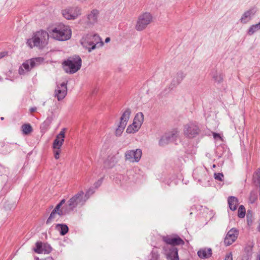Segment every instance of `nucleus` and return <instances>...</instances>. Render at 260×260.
<instances>
[{
	"label": "nucleus",
	"instance_id": "obj_1",
	"mask_svg": "<svg viewBox=\"0 0 260 260\" xmlns=\"http://www.w3.org/2000/svg\"><path fill=\"white\" fill-rule=\"evenodd\" d=\"M82 46L88 49L90 52L96 47H101L104 45L100 36L97 34H88L81 40Z\"/></svg>",
	"mask_w": 260,
	"mask_h": 260
},
{
	"label": "nucleus",
	"instance_id": "obj_2",
	"mask_svg": "<svg viewBox=\"0 0 260 260\" xmlns=\"http://www.w3.org/2000/svg\"><path fill=\"white\" fill-rule=\"evenodd\" d=\"M49 36V33L41 30L37 31L32 38L28 39L26 44L31 48L34 46L44 47L48 44Z\"/></svg>",
	"mask_w": 260,
	"mask_h": 260
},
{
	"label": "nucleus",
	"instance_id": "obj_3",
	"mask_svg": "<svg viewBox=\"0 0 260 260\" xmlns=\"http://www.w3.org/2000/svg\"><path fill=\"white\" fill-rule=\"evenodd\" d=\"M62 65L64 71L68 74H72L79 70L82 65V59L78 55L69 57L64 60Z\"/></svg>",
	"mask_w": 260,
	"mask_h": 260
},
{
	"label": "nucleus",
	"instance_id": "obj_4",
	"mask_svg": "<svg viewBox=\"0 0 260 260\" xmlns=\"http://www.w3.org/2000/svg\"><path fill=\"white\" fill-rule=\"evenodd\" d=\"M50 36L58 41H66L71 37V30L67 26H59L57 28L49 30Z\"/></svg>",
	"mask_w": 260,
	"mask_h": 260
},
{
	"label": "nucleus",
	"instance_id": "obj_5",
	"mask_svg": "<svg viewBox=\"0 0 260 260\" xmlns=\"http://www.w3.org/2000/svg\"><path fill=\"white\" fill-rule=\"evenodd\" d=\"M152 20L153 16L150 13H144L138 17L135 25V29L137 31H142L152 22Z\"/></svg>",
	"mask_w": 260,
	"mask_h": 260
},
{
	"label": "nucleus",
	"instance_id": "obj_6",
	"mask_svg": "<svg viewBox=\"0 0 260 260\" xmlns=\"http://www.w3.org/2000/svg\"><path fill=\"white\" fill-rule=\"evenodd\" d=\"M201 133L199 126L195 122H190L184 126L183 134L188 138H194Z\"/></svg>",
	"mask_w": 260,
	"mask_h": 260
},
{
	"label": "nucleus",
	"instance_id": "obj_7",
	"mask_svg": "<svg viewBox=\"0 0 260 260\" xmlns=\"http://www.w3.org/2000/svg\"><path fill=\"white\" fill-rule=\"evenodd\" d=\"M86 201L84 197V192L79 191L69 200L68 202L69 210L71 211L78 206H83Z\"/></svg>",
	"mask_w": 260,
	"mask_h": 260
},
{
	"label": "nucleus",
	"instance_id": "obj_8",
	"mask_svg": "<svg viewBox=\"0 0 260 260\" xmlns=\"http://www.w3.org/2000/svg\"><path fill=\"white\" fill-rule=\"evenodd\" d=\"M62 14L67 19L74 20L81 14V9L77 7L68 8L62 10Z\"/></svg>",
	"mask_w": 260,
	"mask_h": 260
},
{
	"label": "nucleus",
	"instance_id": "obj_9",
	"mask_svg": "<svg viewBox=\"0 0 260 260\" xmlns=\"http://www.w3.org/2000/svg\"><path fill=\"white\" fill-rule=\"evenodd\" d=\"M99 11L97 9H93L83 18L87 27H90L97 23L99 17Z\"/></svg>",
	"mask_w": 260,
	"mask_h": 260
},
{
	"label": "nucleus",
	"instance_id": "obj_10",
	"mask_svg": "<svg viewBox=\"0 0 260 260\" xmlns=\"http://www.w3.org/2000/svg\"><path fill=\"white\" fill-rule=\"evenodd\" d=\"M142 154V150L140 149H137L135 150H128L125 152V159L131 162H137L140 160Z\"/></svg>",
	"mask_w": 260,
	"mask_h": 260
},
{
	"label": "nucleus",
	"instance_id": "obj_11",
	"mask_svg": "<svg viewBox=\"0 0 260 260\" xmlns=\"http://www.w3.org/2000/svg\"><path fill=\"white\" fill-rule=\"evenodd\" d=\"M178 136V132L176 129H174L171 132L166 133L160 139L159 145L161 146H165L170 142L175 141Z\"/></svg>",
	"mask_w": 260,
	"mask_h": 260
},
{
	"label": "nucleus",
	"instance_id": "obj_12",
	"mask_svg": "<svg viewBox=\"0 0 260 260\" xmlns=\"http://www.w3.org/2000/svg\"><path fill=\"white\" fill-rule=\"evenodd\" d=\"M239 231L236 228L231 229L226 234L224 239V244L228 246L232 244L237 240Z\"/></svg>",
	"mask_w": 260,
	"mask_h": 260
},
{
	"label": "nucleus",
	"instance_id": "obj_13",
	"mask_svg": "<svg viewBox=\"0 0 260 260\" xmlns=\"http://www.w3.org/2000/svg\"><path fill=\"white\" fill-rule=\"evenodd\" d=\"M163 249L168 260H179L178 249L176 247L167 245Z\"/></svg>",
	"mask_w": 260,
	"mask_h": 260
},
{
	"label": "nucleus",
	"instance_id": "obj_14",
	"mask_svg": "<svg viewBox=\"0 0 260 260\" xmlns=\"http://www.w3.org/2000/svg\"><path fill=\"white\" fill-rule=\"evenodd\" d=\"M162 241L170 246H174L176 245H182L184 244V241L179 236L175 237L167 236L162 237Z\"/></svg>",
	"mask_w": 260,
	"mask_h": 260
},
{
	"label": "nucleus",
	"instance_id": "obj_15",
	"mask_svg": "<svg viewBox=\"0 0 260 260\" xmlns=\"http://www.w3.org/2000/svg\"><path fill=\"white\" fill-rule=\"evenodd\" d=\"M67 83L63 82L59 85L57 86V88L54 92V95L57 98L58 101L64 99L67 93Z\"/></svg>",
	"mask_w": 260,
	"mask_h": 260
},
{
	"label": "nucleus",
	"instance_id": "obj_16",
	"mask_svg": "<svg viewBox=\"0 0 260 260\" xmlns=\"http://www.w3.org/2000/svg\"><path fill=\"white\" fill-rule=\"evenodd\" d=\"M256 12V9L255 8H251L245 11L239 20L240 23L242 24H246L249 22L252 19Z\"/></svg>",
	"mask_w": 260,
	"mask_h": 260
},
{
	"label": "nucleus",
	"instance_id": "obj_17",
	"mask_svg": "<svg viewBox=\"0 0 260 260\" xmlns=\"http://www.w3.org/2000/svg\"><path fill=\"white\" fill-rule=\"evenodd\" d=\"M65 131V128L62 129L59 134L56 136L53 143V148L60 149L64 142Z\"/></svg>",
	"mask_w": 260,
	"mask_h": 260
},
{
	"label": "nucleus",
	"instance_id": "obj_18",
	"mask_svg": "<svg viewBox=\"0 0 260 260\" xmlns=\"http://www.w3.org/2000/svg\"><path fill=\"white\" fill-rule=\"evenodd\" d=\"M32 69L28 60H27L19 67L18 70L19 74L21 75H24L26 73L29 72Z\"/></svg>",
	"mask_w": 260,
	"mask_h": 260
},
{
	"label": "nucleus",
	"instance_id": "obj_19",
	"mask_svg": "<svg viewBox=\"0 0 260 260\" xmlns=\"http://www.w3.org/2000/svg\"><path fill=\"white\" fill-rule=\"evenodd\" d=\"M198 256L201 258H207L212 255V250L211 248L201 249L198 252Z\"/></svg>",
	"mask_w": 260,
	"mask_h": 260
},
{
	"label": "nucleus",
	"instance_id": "obj_20",
	"mask_svg": "<svg viewBox=\"0 0 260 260\" xmlns=\"http://www.w3.org/2000/svg\"><path fill=\"white\" fill-rule=\"evenodd\" d=\"M66 200L64 199H62L57 205L55 206V208L53 210H55L56 212H58V215L61 216L64 214H66L69 210H63V208H62L60 209L61 206L65 203Z\"/></svg>",
	"mask_w": 260,
	"mask_h": 260
},
{
	"label": "nucleus",
	"instance_id": "obj_21",
	"mask_svg": "<svg viewBox=\"0 0 260 260\" xmlns=\"http://www.w3.org/2000/svg\"><path fill=\"white\" fill-rule=\"evenodd\" d=\"M117 160L115 156H109L107 159L104 161V166L106 168H111L115 166Z\"/></svg>",
	"mask_w": 260,
	"mask_h": 260
},
{
	"label": "nucleus",
	"instance_id": "obj_22",
	"mask_svg": "<svg viewBox=\"0 0 260 260\" xmlns=\"http://www.w3.org/2000/svg\"><path fill=\"white\" fill-rule=\"evenodd\" d=\"M228 204L230 209L235 211L238 205V201L237 198L231 196L228 198Z\"/></svg>",
	"mask_w": 260,
	"mask_h": 260
},
{
	"label": "nucleus",
	"instance_id": "obj_23",
	"mask_svg": "<svg viewBox=\"0 0 260 260\" xmlns=\"http://www.w3.org/2000/svg\"><path fill=\"white\" fill-rule=\"evenodd\" d=\"M44 59L41 57L32 58L28 59L31 67L33 69L40 65L44 62Z\"/></svg>",
	"mask_w": 260,
	"mask_h": 260
},
{
	"label": "nucleus",
	"instance_id": "obj_24",
	"mask_svg": "<svg viewBox=\"0 0 260 260\" xmlns=\"http://www.w3.org/2000/svg\"><path fill=\"white\" fill-rule=\"evenodd\" d=\"M131 111L129 109H127L124 113L122 114L121 117H120V124H124L125 126H126L127 124V122L128 121Z\"/></svg>",
	"mask_w": 260,
	"mask_h": 260
},
{
	"label": "nucleus",
	"instance_id": "obj_25",
	"mask_svg": "<svg viewBox=\"0 0 260 260\" xmlns=\"http://www.w3.org/2000/svg\"><path fill=\"white\" fill-rule=\"evenodd\" d=\"M134 124H138V126L136 128L138 127L139 126H141L143 121H144V115L142 112H140L137 113L134 119Z\"/></svg>",
	"mask_w": 260,
	"mask_h": 260
},
{
	"label": "nucleus",
	"instance_id": "obj_26",
	"mask_svg": "<svg viewBox=\"0 0 260 260\" xmlns=\"http://www.w3.org/2000/svg\"><path fill=\"white\" fill-rule=\"evenodd\" d=\"M259 30H260V21L257 24L251 25L247 31V34L251 36Z\"/></svg>",
	"mask_w": 260,
	"mask_h": 260
},
{
	"label": "nucleus",
	"instance_id": "obj_27",
	"mask_svg": "<svg viewBox=\"0 0 260 260\" xmlns=\"http://www.w3.org/2000/svg\"><path fill=\"white\" fill-rule=\"evenodd\" d=\"M252 180L256 186L260 187V168H258L254 173Z\"/></svg>",
	"mask_w": 260,
	"mask_h": 260
},
{
	"label": "nucleus",
	"instance_id": "obj_28",
	"mask_svg": "<svg viewBox=\"0 0 260 260\" xmlns=\"http://www.w3.org/2000/svg\"><path fill=\"white\" fill-rule=\"evenodd\" d=\"M185 76L186 74L182 71L178 72L174 79V82L178 85L182 81Z\"/></svg>",
	"mask_w": 260,
	"mask_h": 260
},
{
	"label": "nucleus",
	"instance_id": "obj_29",
	"mask_svg": "<svg viewBox=\"0 0 260 260\" xmlns=\"http://www.w3.org/2000/svg\"><path fill=\"white\" fill-rule=\"evenodd\" d=\"M253 245H249L245 248L246 255L242 257V260H248L251 257Z\"/></svg>",
	"mask_w": 260,
	"mask_h": 260
},
{
	"label": "nucleus",
	"instance_id": "obj_30",
	"mask_svg": "<svg viewBox=\"0 0 260 260\" xmlns=\"http://www.w3.org/2000/svg\"><path fill=\"white\" fill-rule=\"evenodd\" d=\"M138 124H134V121H133V123L132 124L129 125L127 129H126V132L128 134H132V133H135L138 131L139 128L141 126H138V127L136 128V127L138 126Z\"/></svg>",
	"mask_w": 260,
	"mask_h": 260
},
{
	"label": "nucleus",
	"instance_id": "obj_31",
	"mask_svg": "<svg viewBox=\"0 0 260 260\" xmlns=\"http://www.w3.org/2000/svg\"><path fill=\"white\" fill-rule=\"evenodd\" d=\"M43 243L41 241H38L36 243V246L34 248V251L38 254L43 253Z\"/></svg>",
	"mask_w": 260,
	"mask_h": 260
},
{
	"label": "nucleus",
	"instance_id": "obj_32",
	"mask_svg": "<svg viewBox=\"0 0 260 260\" xmlns=\"http://www.w3.org/2000/svg\"><path fill=\"white\" fill-rule=\"evenodd\" d=\"M213 78L215 82L220 84L223 81V76L222 73L216 72L213 75Z\"/></svg>",
	"mask_w": 260,
	"mask_h": 260
},
{
	"label": "nucleus",
	"instance_id": "obj_33",
	"mask_svg": "<svg viewBox=\"0 0 260 260\" xmlns=\"http://www.w3.org/2000/svg\"><path fill=\"white\" fill-rule=\"evenodd\" d=\"M58 227L60 228L59 233L62 236L65 235L69 231L68 226L66 224H58L56 225V228Z\"/></svg>",
	"mask_w": 260,
	"mask_h": 260
},
{
	"label": "nucleus",
	"instance_id": "obj_34",
	"mask_svg": "<svg viewBox=\"0 0 260 260\" xmlns=\"http://www.w3.org/2000/svg\"><path fill=\"white\" fill-rule=\"evenodd\" d=\"M23 134L28 135L32 131L31 126L29 124H24L21 126Z\"/></svg>",
	"mask_w": 260,
	"mask_h": 260
},
{
	"label": "nucleus",
	"instance_id": "obj_35",
	"mask_svg": "<svg viewBox=\"0 0 260 260\" xmlns=\"http://www.w3.org/2000/svg\"><path fill=\"white\" fill-rule=\"evenodd\" d=\"M57 212H56L55 210H52L51 214H50V216L48 218L46 221V224H49L57 217V216L58 215Z\"/></svg>",
	"mask_w": 260,
	"mask_h": 260
},
{
	"label": "nucleus",
	"instance_id": "obj_36",
	"mask_svg": "<svg viewBox=\"0 0 260 260\" xmlns=\"http://www.w3.org/2000/svg\"><path fill=\"white\" fill-rule=\"evenodd\" d=\"M247 222L248 225H252L253 220V214L251 210H248L246 214Z\"/></svg>",
	"mask_w": 260,
	"mask_h": 260
},
{
	"label": "nucleus",
	"instance_id": "obj_37",
	"mask_svg": "<svg viewBox=\"0 0 260 260\" xmlns=\"http://www.w3.org/2000/svg\"><path fill=\"white\" fill-rule=\"evenodd\" d=\"M245 209L243 205H240L238 210V216L239 218H244L245 216Z\"/></svg>",
	"mask_w": 260,
	"mask_h": 260
},
{
	"label": "nucleus",
	"instance_id": "obj_38",
	"mask_svg": "<svg viewBox=\"0 0 260 260\" xmlns=\"http://www.w3.org/2000/svg\"><path fill=\"white\" fill-rule=\"evenodd\" d=\"M43 253L45 254H48L52 251V248L51 246L47 243H43Z\"/></svg>",
	"mask_w": 260,
	"mask_h": 260
},
{
	"label": "nucleus",
	"instance_id": "obj_39",
	"mask_svg": "<svg viewBox=\"0 0 260 260\" xmlns=\"http://www.w3.org/2000/svg\"><path fill=\"white\" fill-rule=\"evenodd\" d=\"M125 126L124 124H120L118 125V127L116 129L115 134L116 136H120L122 134L123 129H124Z\"/></svg>",
	"mask_w": 260,
	"mask_h": 260
},
{
	"label": "nucleus",
	"instance_id": "obj_40",
	"mask_svg": "<svg viewBox=\"0 0 260 260\" xmlns=\"http://www.w3.org/2000/svg\"><path fill=\"white\" fill-rule=\"evenodd\" d=\"M94 192V190L92 188H89L86 192L85 194H84V197L87 201V200L89 198V197L93 194Z\"/></svg>",
	"mask_w": 260,
	"mask_h": 260
},
{
	"label": "nucleus",
	"instance_id": "obj_41",
	"mask_svg": "<svg viewBox=\"0 0 260 260\" xmlns=\"http://www.w3.org/2000/svg\"><path fill=\"white\" fill-rule=\"evenodd\" d=\"M214 178L220 181H223V175L222 173H214Z\"/></svg>",
	"mask_w": 260,
	"mask_h": 260
},
{
	"label": "nucleus",
	"instance_id": "obj_42",
	"mask_svg": "<svg viewBox=\"0 0 260 260\" xmlns=\"http://www.w3.org/2000/svg\"><path fill=\"white\" fill-rule=\"evenodd\" d=\"M54 149V154L55 159H57L59 157V154L60 153V149L53 148Z\"/></svg>",
	"mask_w": 260,
	"mask_h": 260
},
{
	"label": "nucleus",
	"instance_id": "obj_43",
	"mask_svg": "<svg viewBox=\"0 0 260 260\" xmlns=\"http://www.w3.org/2000/svg\"><path fill=\"white\" fill-rule=\"evenodd\" d=\"M159 258V255L155 252H152L151 258L150 260H158Z\"/></svg>",
	"mask_w": 260,
	"mask_h": 260
},
{
	"label": "nucleus",
	"instance_id": "obj_44",
	"mask_svg": "<svg viewBox=\"0 0 260 260\" xmlns=\"http://www.w3.org/2000/svg\"><path fill=\"white\" fill-rule=\"evenodd\" d=\"M102 181H103V178H101V179L98 180L96 182H95L94 183V187L96 188H98L102 184Z\"/></svg>",
	"mask_w": 260,
	"mask_h": 260
},
{
	"label": "nucleus",
	"instance_id": "obj_45",
	"mask_svg": "<svg viewBox=\"0 0 260 260\" xmlns=\"http://www.w3.org/2000/svg\"><path fill=\"white\" fill-rule=\"evenodd\" d=\"M224 260H233V255L232 252L229 253L226 255Z\"/></svg>",
	"mask_w": 260,
	"mask_h": 260
},
{
	"label": "nucleus",
	"instance_id": "obj_46",
	"mask_svg": "<svg viewBox=\"0 0 260 260\" xmlns=\"http://www.w3.org/2000/svg\"><path fill=\"white\" fill-rule=\"evenodd\" d=\"M7 54V53L5 52H3L0 53V59L2 57L5 56Z\"/></svg>",
	"mask_w": 260,
	"mask_h": 260
},
{
	"label": "nucleus",
	"instance_id": "obj_47",
	"mask_svg": "<svg viewBox=\"0 0 260 260\" xmlns=\"http://www.w3.org/2000/svg\"><path fill=\"white\" fill-rule=\"evenodd\" d=\"M213 137L214 138H220V135L219 134H217V133H214Z\"/></svg>",
	"mask_w": 260,
	"mask_h": 260
},
{
	"label": "nucleus",
	"instance_id": "obj_48",
	"mask_svg": "<svg viewBox=\"0 0 260 260\" xmlns=\"http://www.w3.org/2000/svg\"><path fill=\"white\" fill-rule=\"evenodd\" d=\"M30 112H34L37 110V108L36 107H32L30 109Z\"/></svg>",
	"mask_w": 260,
	"mask_h": 260
},
{
	"label": "nucleus",
	"instance_id": "obj_49",
	"mask_svg": "<svg viewBox=\"0 0 260 260\" xmlns=\"http://www.w3.org/2000/svg\"><path fill=\"white\" fill-rule=\"evenodd\" d=\"M110 40V38H107L106 39H105V42L106 43H108Z\"/></svg>",
	"mask_w": 260,
	"mask_h": 260
},
{
	"label": "nucleus",
	"instance_id": "obj_50",
	"mask_svg": "<svg viewBox=\"0 0 260 260\" xmlns=\"http://www.w3.org/2000/svg\"><path fill=\"white\" fill-rule=\"evenodd\" d=\"M256 260H260V254H257Z\"/></svg>",
	"mask_w": 260,
	"mask_h": 260
},
{
	"label": "nucleus",
	"instance_id": "obj_51",
	"mask_svg": "<svg viewBox=\"0 0 260 260\" xmlns=\"http://www.w3.org/2000/svg\"><path fill=\"white\" fill-rule=\"evenodd\" d=\"M251 199H252V202H253L254 200H255V197H252V195H251L250 200H251Z\"/></svg>",
	"mask_w": 260,
	"mask_h": 260
},
{
	"label": "nucleus",
	"instance_id": "obj_52",
	"mask_svg": "<svg viewBox=\"0 0 260 260\" xmlns=\"http://www.w3.org/2000/svg\"><path fill=\"white\" fill-rule=\"evenodd\" d=\"M35 260H40V259H39V257H36L35 258Z\"/></svg>",
	"mask_w": 260,
	"mask_h": 260
},
{
	"label": "nucleus",
	"instance_id": "obj_53",
	"mask_svg": "<svg viewBox=\"0 0 260 260\" xmlns=\"http://www.w3.org/2000/svg\"><path fill=\"white\" fill-rule=\"evenodd\" d=\"M1 143H2V146H3L4 145V142H3Z\"/></svg>",
	"mask_w": 260,
	"mask_h": 260
},
{
	"label": "nucleus",
	"instance_id": "obj_54",
	"mask_svg": "<svg viewBox=\"0 0 260 260\" xmlns=\"http://www.w3.org/2000/svg\"><path fill=\"white\" fill-rule=\"evenodd\" d=\"M1 119L3 120H4V117H2L1 118Z\"/></svg>",
	"mask_w": 260,
	"mask_h": 260
},
{
	"label": "nucleus",
	"instance_id": "obj_55",
	"mask_svg": "<svg viewBox=\"0 0 260 260\" xmlns=\"http://www.w3.org/2000/svg\"><path fill=\"white\" fill-rule=\"evenodd\" d=\"M216 167V165H213V168H215Z\"/></svg>",
	"mask_w": 260,
	"mask_h": 260
},
{
	"label": "nucleus",
	"instance_id": "obj_56",
	"mask_svg": "<svg viewBox=\"0 0 260 260\" xmlns=\"http://www.w3.org/2000/svg\"><path fill=\"white\" fill-rule=\"evenodd\" d=\"M48 259L52 260L53 259L52 257H50V258H49Z\"/></svg>",
	"mask_w": 260,
	"mask_h": 260
},
{
	"label": "nucleus",
	"instance_id": "obj_57",
	"mask_svg": "<svg viewBox=\"0 0 260 260\" xmlns=\"http://www.w3.org/2000/svg\"><path fill=\"white\" fill-rule=\"evenodd\" d=\"M2 80V78L0 77V81Z\"/></svg>",
	"mask_w": 260,
	"mask_h": 260
}]
</instances>
